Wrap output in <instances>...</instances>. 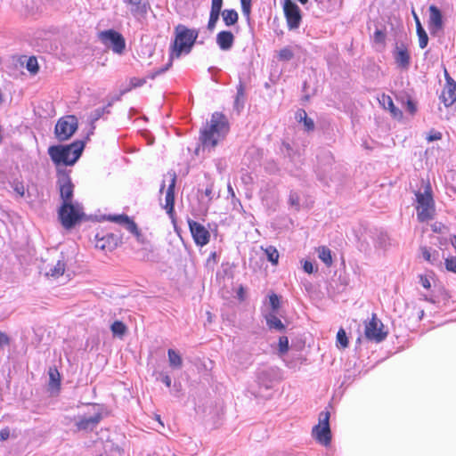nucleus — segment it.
<instances>
[{
  "label": "nucleus",
  "mask_w": 456,
  "mask_h": 456,
  "mask_svg": "<svg viewBox=\"0 0 456 456\" xmlns=\"http://www.w3.org/2000/svg\"><path fill=\"white\" fill-rule=\"evenodd\" d=\"M230 129L227 118L221 112H214L200 133V142L203 151H213L222 142Z\"/></svg>",
  "instance_id": "nucleus-1"
},
{
  "label": "nucleus",
  "mask_w": 456,
  "mask_h": 456,
  "mask_svg": "<svg viewBox=\"0 0 456 456\" xmlns=\"http://www.w3.org/2000/svg\"><path fill=\"white\" fill-rule=\"evenodd\" d=\"M175 39L172 47L168 63L148 75V77L154 79L157 76L166 72L172 64L173 58H179L182 53H189L198 37V31L190 29L183 25H178L175 28Z\"/></svg>",
  "instance_id": "nucleus-2"
},
{
  "label": "nucleus",
  "mask_w": 456,
  "mask_h": 456,
  "mask_svg": "<svg viewBox=\"0 0 456 456\" xmlns=\"http://www.w3.org/2000/svg\"><path fill=\"white\" fill-rule=\"evenodd\" d=\"M84 147L82 141H77L66 146H51L48 149V154L57 167L72 166L81 156Z\"/></svg>",
  "instance_id": "nucleus-3"
},
{
  "label": "nucleus",
  "mask_w": 456,
  "mask_h": 456,
  "mask_svg": "<svg viewBox=\"0 0 456 456\" xmlns=\"http://www.w3.org/2000/svg\"><path fill=\"white\" fill-rule=\"evenodd\" d=\"M417 200V217L420 222H426L433 218L435 214V201L429 183H427L423 191L415 193Z\"/></svg>",
  "instance_id": "nucleus-4"
},
{
  "label": "nucleus",
  "mask_w": 456,
  "mask_h": 456,
  "mask_svg": "<svg viewBox=\"0 0 456 456\" xmlns=\"http://www.w3.org/2000/svg\"><path fill=\"white\" fill-rule=\"evenodd\" d=\"M84 216L83 208L77 202L62 203L59 209V217L66 229H70L79 222Z\"/></svg>",
  "instance_id": "nucleus-5"
},
{
  "label": "nucleus",
  "mask_w": 456,
  "mask_h": 456,
  "mask_svg": "<svg viewBox=\"0 0 456 456\" xmlns=\"http://www.w3.org/2000/svg\"><path fill=\"white\" fill-rule=\"evenodd\" d=\"M98 38L101 43L110 49L114 53L122 55L126 49V40L121 33L114 29H106L99 32Z\"/></svg>",
  "instance_id": "nucleus-6"
},
{
  "label": "nucleus",
  "mask_w": 456,
  "mask_h": 456,
  "mask_svg": "<svg viewBox=\"0 0 456 456\" xmlns=\"http://www.w3.org/2000/svg\"><path fill=\"white\" fill-rule=\"evenodd\" d=\"M330 412L322 411L319 415L318 425L313 428V436L318 443L327 446L331 439L330 428Z\"/></svg>",
  "instance_id": "nucleus-7"
},
{
  "label": "nucleus",
  "mask_w": 456,
  "mask_h": 456,
  "mask_svg": "<svg viewBox=\"0 0 456 456\" xmlns=\"http://www.w3.org/2000/svg\"><path fill=\"white\" fill-rule=\"evenodd\" d=\"M77 128V120L74 116H67L58 120L55 126V135L59 141L68 140Z\"/></svg>",
  "instance_id": "nucleus-8"
},
{
  "label": "nucleus",
  "mask_w": 456,
  "mask_h": 456,
  "mask_svg": "<svg viewBox=\"0 0 456 456\" xmlns=\"http://www.w3.org/2000/svg\"><path fill=\"white\" fill-rule=\"evenodd\" d=\"M256 379L260 387L270 389L281 379V370L275 367L263 368L258 370Z\"/></svg>",
  "instance_id": "nucleus-9"
},
{
  "label": "nucleus",
  "mask_w": 456,
  "mask_h": 456,
  "mask_svg": "<svg viewBox=\"0 0 456 456\" xmlns=\"http://www.w3.org/2000/svg\"><path fill=\"white\" fill-rule=\"evenodd\" d=\"M364 333L369 340L375 342H381L387 335L382 322L377 318L376 314H373L370 322L365 324Z\"/></svg>",
  "instance_id": "nucleus-10"
},
{
  "label": "nucleus",
  "mask_w": 456,
  "mask_h": 456,
  "mask_svg": "<svg viewBox=\"0 0 456 456\" xmlns=\"http://www.w3.org/2000/svg\"><path fill=\"white\" fill-rule=\"evenodd\" d=\"M58 185L62 203L73 202L74 185L66 170L58 168Z\"/></svg>",
  "instance_id": "nucleus-11"
},
{
  "label": "nucleus",
  "mask_w": 456,
  "mask_h": 456,
  "mask_svg": "<svg viewBox=\"0 0 456 456\" xmlns=\"http://www.w3.org/2000/svg\"><path fill=\"white\" fill-rule=\"evenodd\" d=\"M444 17L442 12L436 5L428 8V28L431 36L438 37L444 30Z\"/></svg>",
  "instance_id": "nucleus-12"
},
{
  "label": "nucleus",
  "mask_w": 456,
  "mask_h": 456,
  "mask_svg": "<svg viewBox=\"0 0 456 456\" xmlns=\"http://www.w3.org/2000/svg\"><path fill=\"white\" fill-rule=\"evenodd\" d=\"M283 9L289 29L298 28L302 20L299 7L291 0H284Z\"/></svg>",
  "instance_id": "nucleus-13"
},
{
  "label": "nucleus",
  "mask_w": 456,
  "mask_h": 456,
  "mask_svg": "<svg viewBox=\"0 0 456 456\" xmlns=\"http://www.w3.org/2000/svg\"><path fill=\"white\" fill-rule=\"evenodd\" d=\"M188 224L197 246L203 247L209 242L210 232L204 225L192 220H189Z\"/></svg>",
  "instance_id": "nucleus-14"
},
{
  "label": "nucleus",
  "mask_w": 456,
  "mask_h": 456,
  "mask_svg": "<svg viewBox=\"0 0 456 456\" xmlns=\"http://www.w3.org/2000/svg\"><path fill=\"white\" fill-rule=\"evenodd\" d=\"M102 416L101 412H96L92 416L79 417L76 421V426L79 431H93L102 420Z\"/></svg>",
  "instance_id": "nucleus-15"
},
{
  "label": "nucleus",
  "mask_w": 456,
  "mask_h": 456,
  "mask_svg": "<svg viewBox=\"0 0 456 456\" xmlns=\"http://www.w3.org/2000/svg\"><path fill=\"white\" fill-rule=\"evenodd\" d=\"M446 86L442 94L443 102L445 106H451L456 102V83L445 70Z\"/></svg>",
  "instance_id": "nucleus-16"
},
{
  "label": "nucleus",
  "mask_w": 456,
  "mask_h": 456,
  "mask_svg": "<svg viewBox=\"0 0 456 456\" xmlns=\"http://www.w3.org/2000/svg\"><path fill=\"white\" fill-rule=\"evenodd\" d=\"M118 239L111 233H108L100 237L99 234L95 236V247L101 250L112 251L118 246Z\"/></svg>",
  "instance_id": "nucleus-17"
},
{
  "label": "nucleus",
  "mask_w": 456,
  "mask_h": 456,
  "mask_svg": "<svg viewBox=\"0 0 456 456\" xmlns=\"http://www.w3.org/2000/svg\"><path fill=\"white\" fill-rule=\"evenodd\" d=\"M170 176V183L168 184V188L166 191L165 196V209L168 214H171L174 210L175 204V186L176 182V175L175 173H168Z\"/></svg>",
  "instance_id": "nucleus-18"
},
{
  "label": "nucleus",
  "mask_w": 456,
  "mask_h": 456,
  "mask_svg": "<svg viewBox=\"0 0 456 456\" xmlns=\"http://www.w3.org/2000/svg\"><path fill=\"white\" fill-rule=\"evenodd\" d=\"M223 0H211V9L208 23V29L209 31H213L215 29L221 14Z\"/></svg>",
  "instance_id": "nucleus-19"
},
{
  "label": "nucleus",
  "mask_w": 456,
  "mask_h": 456,
  "mask_svg": "<svg viewBox=\"0 0 456 456\" xmlns=\"http://www.w3.org/2000/svg\"><path fill=\"white\" fill-rule=\"evenodd\" d=\"M234 43V36L231 31L223 30L216 35V44L223 51L230 50Z\"/></svg>",
  "instance_id": "nucleus-20"
},
{
  "label": "nucleus",
  "mask_w": 456,
  "mask_h": 456,
  "mask_svg": "<svg viewBox=\"0 0 456 456\" xmlns=\"http://www.w3.org/2000/svg\"><path fill=\"white\" fill-rule=\"evenodd\" d=\"M109 221L123 224L132 233H137V226L135 223L126 215H113L107 217Z\"/></svg>",
  "instance_id": "nucleus-21"
},
{
  "label": "nucleus",
  "mask_w": 456,
  "mask_h": 456,
  "mask_svg": "<svg viewBox=\"0 0 456 456\" xmlns=\"http://www.w3.org/2000/svg\"><path fill=\"white\" fill-rule=\"evenodd\" d=\"M395 61L396 64L404 69H407L410 66V54L408 51L403 47H396L395 54H394Z\"/></svg>",
  "instance_id": "nucleus-22"
},
{
  "label": "nucleus",
  "mask_w": 456,
  "mask_h": 456,
  "mask_svg": "<svg viewBox=\"0 0 456 456\" xmlns=\"http://www.w3.org/2000/svg\"><path fill=\"white\" fill-rule=\"evenodd\" d=\"M124 2L131 6L130 12L134 16H144L148 12V4L142 3V0H124Z\"/></svg>",
  "instance_id": "nucleus-23"
},
{
  "label": "nucleus",
  "mask_w": 456,
  "mask_h": 456,
  "mask_svg": "<svg viewBox=\"0 0 456 456\" xmlns=\"http://www.w3.org/2000/svg\"><path fill=\"white\" fill-rule=\"evenodd\" d=\"M246 101L245 89L241 82L237 86V93L234 99V109L240 112L243 108Z\"/></svg>",
  "instance_id": "nucleus-24"
},
{
  "label": "nucleus",
  "mask_w": 456,
  "mask_h": 456,
  "mask_svg": "<svg viewBox=\"0 0 456 456\" xmlns=\"http://www.w3.org/2000/svg\"><path fill=\"white\" fill-rule=\"evenodd\" d=\"M265 320L268 327L271 330L282 331L285 329L284 324L277 317L276 313H268L267 314H265Z\"/></svg>",
  "instance_id": "nucleus-25"
},
{
  "label": "nucleus",
  "mask_w": 456,
  "mask_h": 456,
  "mask_svg": "<svg viewBox=\"0 0 456 456\" xmlns=\"http://www.w3.org/2000/svg\"><path fill=\"white\" fill-rule=\"evenodd\" d=\"M65 271V263L63 258L59 259L57 263L49 267V269L45 272L47 276H51L53 278H58L64 273Z\"/></svg>",
  "instance_id": "nucleus-26"
},
{
  "label": "nucleus",
  "mask_w": 456,
  "mask_h": 456,
  "mask_svg": "<svg viewBox=\"0 0 456 456\" xmlns=\"http://www.w3.org/2000/svg\"><path fill=\"white\" fill-rule=\"evenodd\" d=\"M223 20L226 26H232L238 22V12L233 9H225L221 11Z\"/></svg>",
  "instance_id": "nucleus-27"
},
{
  "label": "nucleus",
  "mask_w": 456,
  "mask_h": 456,
  "mask_svg": "<svg viewBox=\"0 0 456 456\" xmlns=\"http://www.w3.org/2000/svg\"><path fill=\"white\" fill-rule=\"evenodd\" d=\"M169 366L173 369H181L183 367V359L181 355L174 349L167 350Z\"/></svg>",
  "instance_id": "nucleus-28"
},
{
  "label": "nucleus",
  "mask_w": 456,
  "mask_h": 456,
  "mask_svg": "<svg viewBox=\"0 0 456 456\" xmlns=\"http://www.w3.org/2000/svg\"><path fill=\"white\" fill-rule=\"evenodd\" d=\"M423 258L433 265L439 263V252L436 249L423 248H422Z\"/></svg>",
  "instance_id": "nucleus-29"
},
{
  "label": "nucleus",
  "mask_w": 456,
  "mask_h": 456,
  "mask_svg": "<svg viewBox=\"0 0 456 456\" xmlns=\"http://www.w3.org/2000/svg\"><path fill=\"white\" fill-rule=\"evenodd\" d=\"M49 387L51 389H59L61 385L60 373L56 368H50L49 371Z\"/></svg>",
  "instance_id": "nucleus-30"
},
{
  "label": "nucleus",
  "mask_w": 456,
  "mask_h": 456,
  "mask_svg": "<svg viewBox=\"0 0 456 456\" xmlns=\"http://www.w3.org/2000/svg\"><path fill=\"white\" fill-rule=\"evenodd\" d=\"M320 8L327 12H332L340 4V0H315Z\"/></svg>",
  "instance_id": "nucleus-31"
},
{
  "label": "nucleus",
  "mask_w": 456,
  "mask_h": 456,
  "mask_svg": "<svg viewBox=\"0 0 456 456\" xmlns=\"http://www.w3.org/2000/svg\"><path fill=\"white\" fill-rule=\"evenodd\" d=\"M297 46H295L296 48ZM294 57V47L286 46L278 52V58L280 61H288Z\"/></svg>",
  "instance_id": "nucleus-32"
},
{
  "label": "nucleus",
  "mask_w": 456,
  "mask_h": 456,
  "mask_svg": "<svg viewBox=\"0 0 456 456\" xmlns=\"http://www.w3.org/2000/svg\"><path fill=\"white\" fill-rule=\"evenodd\" d=\"M319 258L326 265H330L332 263L331 252L326 247H321L318 249Z\"/></svg>",
  "instance_id": "nucleus-33"
},
{
  "label": "nucleus",
  "mask_w": 456,
  "mask_h": 456,
  "mask_svg": "<svg viewBox=\"0 0 456 456\" xmlns=\"http://www.w3.org/2000/svg\"><path fill=\"white\" fill-rule=\"evenodd\" d=\"M265 253L267 256L268 261L273 265H277L279 261V252L276 248L269 246L265 249Z\"/></svg>",
  "instance_id": "nucleus-34"
},
{
  "label": "nucleus",
  "mask_w": 456,
  "mask_h": 456,
  "mask_svg": "<svg viewBox=\"0 0 456 456\" xmlns=\"http://www.w3.org/2000/svg\"><path fill=\"white\" fill-rule=\"evenodd\" d=\"M417 35L419 37V46L421 49L426 48L428 44V34H427L426 30L424 29L423 26H419V28L417 30Z\"/></svg>",
  "instance_id": "nucleus-35"
},
{
  "label": "nucleus",
  "mask_w": 456,
  "mask_h": 456,
  "mask_svg": "<svg viewBox=\"0 0 456 456\" xmlns=\"http://www.w3.org/2000/svg\"><path fill=\"white\" fill-rule=\"evenodd\" d=\"M111 331L114 335L122 336L126 332V326L122 322L116 321L111 324Z\"/></svg>",
  "instance_id": "nucleus-36"
},
{
  "label": "nucleus",
  "mask_w": 456,
  "mask_h": 456,
  "mask_svg": "<svg viewBox=\"0 0 456 456\" xmlns=\"http://www.w3.org/2000/svg\"><path fill=\"white\" fill-rule=\"evenodd\" d=\"M26 69L31 73V74H37L38 71V63L36 57H29L26 63Z\"/></svg>",
  "instance_id": "nucleus-37"
},
{
  "label": "nucleus",
  "mask_w": 456,
  "mask_h": 456,
  "mask_svg": "<svg viewBox=\"0 0 456 456\" xmlns=\"http://www.w3.org/2000/svg\"><path fill=\"white\" fill-rule=\"evenodd\" d=\"M379 102L386 110H389V108L393 107V105H394L392 98L389 95H387L385 94H383L379 98Z\"/></svg>",
  "instance_id": "nucleus-38"
},
{
  "label": "nucleus",
  "mask_w": 456,
  "mask_h": 456,
  "mask_svg": "<svg viewBox=\"0 0 456 456\" xmlns=\"http://www.w3.org/2000/svg\"><path fill=\"white\" fill-rule=\"evenodd\" d=\"M337 342L342 347H346L348 346V340L346 338V334L343 329H340L337 334Z\"/></svg>",
  "instance_id": "nucleus-39"
},
{
  "label": "nucleus",
  "mask_w": 456,
  "mask_h": 456,
  "mask_svg": "<svg viewBox=\"0 0 456 456\" xmlns=\"http://www.w3.org/2000/svg\"><path fill=\"white\" fill-rule=\"evenodd\" d=\"M242 13L248 19L251 12V0H240Z\"/></svg>",
  "instance_id": "nucleus-40"
},
{
  "label": "nucleus",
  "mask_w": 456,
  "mask_h": 456,
  "mask_svg": "<svg viewBox=\"0 0 456 456\" xmlns=\"http://www.w3.org/2000/svg\"><path fill=\"white\" fill-rule=\"evenodd\" d=\"M281 151L289 157L291 160H294L296 153L294 152L292 147L288 142H282Z\"/></svg>",
  "instance_id": "nucleus-41"
},
{
  "label": "nucleus",
  "mask_w": 456,
  "mask_h": 456,
  "mask_svg": "<svg viewBox=\"0 0 456 456\" xmlns=\"http://www.w3.org/2000/svg\"><path fill=\"white\" fill-rule=\"evenodd\" d=\"M269 303L272 307L271 313H276L278 308L280 307V299L276 294H272L269 296Z\"/></svg>",
  "instance_id": "nucleus-42"
},
{
  "label": "nucleus",
  "mask_w": 456,
  "mask_h": 456,
  "mask_svg": "<svg viewBox=\"0 0 456 456\" xmlns=\"http://www.w3.org/2000/svg\"><path fill=\"white\" fill-rule=\"evenodd\" d=\"M289 349V339L287 337H281L279 339V352L284 354Z\"/></svg>",
  "instance_id": "nucleus-43"
},
{
  "label": "nucleus",
  "mask_w": 456,
  "mask_h": 456,
  "mask_svg": "<svg viewBox=\"0 0 456 456\" xmlns=\"http://www.w3.org/2000/svg\"><path fill=\"white\" fill-rule=\"evenodd\" d=\"M12 189L14 190V191L19 194L20 196L23 197L24 194H25V187H24V184L20 182V181H14L12 183Z\"/></svg>",
  "instance_id": "nucleus-44"
},
{
  "label": "nucleus",
  "mask_w": 456,
  "mask_h": 456,
  "mask_svg": "<svg viewBox=\"0 0 456 456\" xmlns=\"http://www.w3.org/2000/svg\"><path fill=\"white\" fill-rule=\"evenodd\" d=\"M445 267L448 271L456 273V256L445 259Z\"/></svg>",
  "instance_id": "nucleus-45"
},
{
  "label": "nucleus",
  "mask_w": 456,
  "mask_h": 456,
  "mask_svg": "<svg viewBox=\"0 0 456 456\" xmlns=\"http://www.w3.org/2000/svg\"><path fill=\"white\" fill-rule=\"evenodd\" d=\"M301 123H303L304 129L306 132L313 131L314 129V122L312 118L306 116L305 119H304Z\"/></svg>",
  "instance_id": "nucleus-46"
},
{
  "label": "nucleus",
  "mask_w": 456,
  "mask_h": 456,
  "mask_svg": "<svg viewBox=\"0 0 456 456\" xmlns=\"http://www.w3.org/2000/svg\"><path fill=\"white\" fill-rule=\"evenodd\" d=\"M386 38V34L380 29H376L373 35V39L376 43H383Z\"/></svg>",
  "instance_id": "nucleus-47"
},
{
  "label": "nucleus",
  "mask_w": 456,
  "mask_h": 456,
  "mask_svg": "<svg viewBox=\"0 0 456 456\" xmlns=\"http://www.w3.org/2000/svg\"><path fill=\"white\" fill-rule=\"evenodd\" d=\"M419 282L427 289L431 288L430 277L428 275H420Z\"/></svg>",
  "instance_id": "nucleus-48"
},
{
  "label": "nucleus",
  "mask_w": 456,
  "mask_h": 456,
  "mask_svg": "<svg viewBox=\"0 0 456 456\" xmlns=\"http://www.w3.org/2000/svg\"><path fill=\"white\" fill-rule=\"evenodd\" d=\"M307 113L305 112V110L303 109H299L296 112L295 118L298 123H301L304 119H305Z\"/></svg>",
  "instance_id": "nucleus-49"
},
{
  "label": "nucleus",
  "mask_w": 456,
  "mask_h": 456,
  "mask_svg": "<svg viewBox=\"0 0 456 456\" xmlns=\"http://www.w3.org/2000/svg\"><path fill=\"white\" fill-rule=\"evenodd\" d=\"M442 137V134L437 131H431L429 134L428 135L427 139L428 142L437 141L440 140Z\"/></svg>",
  "instance_id": "nucleus-50"
},
{
  "label": "nucleus",
  "mask_w": 456,
  "mask_h": 456,
  "mask_svg": "<svg viewBox=\"0 0 456 456\" xmlns=\"http://www.w3.org/2000/svg\"><path fill=\"white\" fill-rule=\"evenodd\" d=\"M104 110H105L104 108H102V109H96L92 113V116H91L92 122H94V121L98 120L102 116V114L104 113Z\"/></svg>",
  "instance_id": "nucleus-51"
},
{
  "label": "nucleus",
  "mask_w": 456,
  "mask_h": 456,
  "mask_svg": "<svg viewBox=\"0 0 456 456\" xmlns=\"http://www.w3.org/2000/svg\"><path fill=\"white\" fill-rule=\"evenodd\" d=\"M406 110L411 115L416 112V110H417L416 105L411 100L407 101Z\"/></svg>",
  "instance_id": "nucleus-52"
},
{
  "label": "nucleus",
  "mask_w": 456,
  "mask_h": 456,
  "mask_svg": "<svg viewBox=\"0 0 456 456\" xmlns=\"http://www.w3.org/2000/svg\"><path fill=\"white\" fill-rule=\"evenodd\" d=\"M160 376V380L167 387H171V383H172V380H171V378L169 375L166 374V373H160L159 374Z\"/></svg>",
  "instance_id": "nucleus-53"
},
{
  "label": "nucleus",
  "mask_w": 456,
  "mask_h": 456,
  "mask_svg": "<svg viewBox=\"0 0 456 456\" xmlns=\"http://www.w3.org/2000/svg\"><path fill=\"white\" fill-rule=\"evenodd\" d=\"M303 269L307 273H313L314 272V265L310 261H305Z\"/></svg>",
  "instance_id": "nucleus-54"
},
{
  "label": "nucleus",
  "mask_w": 456,
  "mask_h": 456,
  "mask_svg": "<svg viewBox=\"0 0 456 456\" xmlns=\"http://www.w3.org/2000/svg\"><path fill=\"white\" fill-rule=\"evenodd\" d=\"M10 437L9 428H4L0 430V441H6Z\"/></svg>",
  "instance_id": "nucleus-55"
},
{
  "label": "nucleus",
  "mask_w": 456,
  "mask_h": 456,
  "mask_svg": "<svg viewBox=\"0 0 456 456\" xmlns=\"http://www.w3.org/2000/svg\"><path fill=\"white\" fill-rule=\"evenodd\" d=\"M389 111L391 112L392 116L395 118H400L403 116L402 111L399 109H397L395 106V104L393 105V107L389 108Z\"/></svg>",
  "instance_id": "nucleus-56"
},
{
  "label": "nucleus",
  "mask_w": 456,
  "mask_h": 456,
  "mask_svg": "<svg viewBox=\"0 0 456 456\" xmlns=\"http://www.w3.org/2000/svg\"><path fill=\"white\" fill-rule=\"evenodd\" d=\"M145 83L144 79L134 77L130 80L131 87L142 86Z\"/></svg>",
  "instance_id": "nucleus-57"
},
{
  "label": "nucleus",
  "mask_w": 456,
  "mask_h": 456,
  "mask_svg": "<svg viewBox=\"0 0 456 456\" xmlns=\"http://www.w3.org/2000/svg\"><path fill=\"white\" fill-rule=\"evenodd\" d=\"M182 391V385L181 383H175L173 385V389H172V394L175 395V396H179L180 395V393Z\"/></svg>",
  "instance_id": "nucleus-58"
},
{
  "label": "nucleus",
  "mask_w": 456,
  "mask_h": 456,
  "mask_svg": "<svg viewBox=\"0 0 456 456\" xmlns=\"http://www.w3.org/2000/svg\"><path fill=\"white\" fill-rule=\"evenodd\" d=\"M289 201H290V204L293 206H298V204H299L298 197L295 193L290 194Z\"/></svg>",
  "instance_id": "nucleus-59"
},
{
  "label": "nucleus",
  "mask_w": 456,
  "mask_h": 456,
  "mask_svg": "<svg viewBox=\"0 0 456 456\" xmlns=\"http://www.w3.org/2000/svg\"><path fill=\"white\" fill-rule=\"evenodd\" d=\"M9 343V338L6 334L0 332V346L3 345H7Z\"/></svg>",
  "instance_id": "nucleus-60"
},
{
  "label": "nucleus",
  "mask_w": 456,
  "mask_h": 456,
  "mask_svg": "<svg viewBox=\"0 0 456 456\" xmlns=\"http://www.w3.org/2000/svg\"><path fill=\"white\" fill-rule=\"evenodd\" d=\"M412 15H413V18H414V21L416 23V30H418L419 26H422V24L420 22V20H419L418 14L414 11H412Z\"/></svg>",
  "instance_id": "nucleus-61"
},
{
  "label": "nucleus",
  "mask_w": 456,
  "mask_h": 456,
  "mask_svg": "<svg viewBox=\"0 0 456 456\" xmlns=\"http://www.w3.org/2000/svg\"><path fill=\"white\" fill-rule=\"evenodd\" d=\"M452 246L456 248V235L453 236L452 240Z\"/></svg>",
  "instance_id": "nucleus-62"
},
{
  "label": "nucleus",
  "mask_w": 456,
  "mask_h": 456,
  "mask_svg": "<svg viewBox=\"0 0 456 456\" xmlns=\"http://www.w3.org/2000/svg\"><path fill=\"white\" fill-rule=\"evenodd\" d=\"M211 192H212V190L208 188V189H206L205 194L207 196H210Z\"/></svg>",
  "instance_id": "nucleus-63"
},
{
  "label": "nucleus",
  "mask_w": 456,
  "mask_h": 456,
  "mask_svg": "<svg viewBox=\"0 0 456 456\" xmlns=\"http://www.w3.org/2000/svg\"><path fill=\"white\" fill-rule=\"evenodd\" d=\"M228 190H229V191H230L232 195H234L233 190H232V188L230 185H229V187H228Z\"/></svg>",
  "instance_id": "nucleus-64"
}]
</instances>
